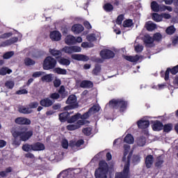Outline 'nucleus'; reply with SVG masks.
Returning <instances> with one entry per match:
<instances>
[{
    "label": "nucleus",
    "mask_w": 178,
    "mask_h": 178,
    "mask_svg": "<svg viewBox=\"0 0 178 178\" xmlns=\"http://www.w3.org/2000/svg\"><path fill=\"white\" fill-rule=\"evenodd\" d=\"M83 134H85L86 136H91V131H92V128L88 127L86 128H84L82 130Z\"/></svg>",
    "instance_id": "a18cd8bd"
},
{
    "label": "nucleus",
    "mask_w": 178,
    "mask_h": 178,
    "mask_svg": "<svg viewBox=\"0 0 178 178\" xmlns=\"http://www.w3.org/2000/svg\"><path fill=\"white\" fill-rule=\"evenodd\" d=\"M56 66V60L55 58L48 56L47 57L43 63L44 70H51Z\"/></svg>",
    "instance_id": "20e7f679"
},
{
    "label": "nucleus",
    "mask_w": 178,
    "mask_h": 178,
    "mask_svg": "<svg viewBox=\"0 0 178 178\" xmlns=\"http://www.w3.org/2000/svg\"><path fill=\"white\" fill-rule=\"evenodd\" d=\"M71 58L74 60H79L82 62H88V60H90V57L83 54H72Z\"/></svg>",
    "instance_id": "9b49d317"
},
{
    "label": "nucleus",
    "mask_w": 178,
    "mask_h": 178,
    "mask_svg": "<svg viewBox=\"0 0 178 178\" xmlns=\"http://www.w3.org/2000/svg\"><path fill=\"white\" fill-rule=\"evenodd\" d=\"M23 151L25 152H30V151H33V145L25 144L22 146Z\"/></svg>",
    "instance_id": "58836bf2"
},
{
    "label": "nucleus",
    "mask_w": 178,
    "mask_h": 178,
    "mask_svg": "<svg viewBox=\"0 0 178 178\" xmlns=\"http://www.w3.org/2000/svg\"><path fill=\"white\" fill-rule=\"evenodd\" d=\"M86 38L88 41H90V42H92L97 40V36L94 33L88 35Z\"/></svg>",
    "instance_id": "8fccbe9b"
},
{
    "label": "nucleus",
    "mask_w": 178,
    "mask_h": 178,
    "mask_svg": "<svg viewBox=\"0 0 178 178\" xmlns=\"http://www.w3.org/2000/svg\"><path fill=\"white\" fill-rule=\"evenodd\" d=\"M65 42L67 45H73L76 44V38L72 35H67L65 39Z\"/></svg>",
    "instance_id": "6ab92c4d"
},
{
    "label": "nucleus",
    "mask_w": 178,
    "mask_h": 178,
    "mask_svg": "<svg viewBox=\"0 0 178 178\" xmlns=\"http://www.w3.org/2000/svg\"><path fill=\"white\" fill-rule=\"evenodd\" d=\"M106 154V151L100 152L95 156L93 159L97 161V160L99 159V158H102V156H104V155H105Z\"/></svg>",
    "instance_id": "6e6d98bb"
},
{
    "label": "nucleus",
    "mask_w": 178,
    "mask_h": 178,
    "mask_svg": "<svg viewBox=\"0 0 178 178\" xmlns=\"http://www.w3.org/2000/svg\"><path fill=\"white\" fill-rule=\"evenodd\" d=\"M56 161H62L63 159V152H60L58 155L54 156V159Z\"/></svg>",
    "instance_id": "e2e57ef3"
},
{
    "label": "nucleus",
    "mask_w": 178,
    "mask_h": 178,
    "mask_svg": "<svg viewBox=\"0 0 178 178\" xmlns=\"http://www.w3.org/2000/svg\"><path fill=\"white\" fill-rule=\"evenodd\" d=\"M115 178H130V161L129 160L124 164L123 171L115 174Z\"/></svg>",
    "instance_id": "39448f33"
},
{
    "label": "nucleus",
    "mask_w": 178,
    "mask_h": 178,
    "mask_svg": "<svg viewBox=\"0 0 178 178\" xmlns=\"http://www.w3.org/2000/svg\"><path fill=\"white\" fill-rule=\"evenodd\" d=\"M124 157H123V161H124L125 159V156L126 155H127V154H129V151H130V145H124Z\"/></svg>",
    "instance_id": "5fc2aeb1"
},
{
    "label": "nucleus",
    "mask_w": 178,
    "mask_h": 178,
    "mask_svg": "<svg viewBox=\"0 0 178 178\" xmlns=\"http://www.w3.org/2000/svg\"><path fill=\"white\" fill-rule=\"evenodd\" d=\"M167 34H169L170 35H172L176 31V29L173 26H170L166 29Z\"/></svg>",
    "instance_id": "de8ad7c7"
},
{
    "label": "nucleus",
    "mask_w": 178,
    "mask_h": 178,
    "mask_svg": "<svg viewBox=\"0 0 178 178\" xmlns=\"http://www.w3.org/2000/svg\"><path fill=\"white\" fill-rule=\"evenodd\" d=\"M72 31H73L74 34H80L81 31H84V26L81 24H75L72 27Z\"/></svg>",
    "instance_id": "a211bd4d"
},
{
    "label": "nucleus",
    "mask_w": 178,
    "mask_h": 178,
    "mask_svg": "<svg viewBox=\"0 0 178 178\" xmlns=\"http://www.w3.org/2000/svg\"><path fill=\"white\" fill-rule=\"evenodd\" d=\"M13 138V145L19 147L22 144V141H27L33 136V131H24L23 129L13 130L11 131Z\"/></svg>",
    "instance_id": "f257e3e1"
},
{
    "label": "nucleus",
    "mask_w": 178,
    "mask_h": 178,
    "mask_svg": "<svg viewBox=\"0 0 178 178\" xmlns=\"http://www.w3.org/2000/svg\"><path fill=\"white\" fill-rule=\"evenodd\" d=\"M151 8L154 12H162V6H159L156 1L152 2Z\"/></svg>",
    "instance_id": "5701e85b"
},
{
    "label": "nucleus",
    "mask_w": 178,
    "mask_h": 178,
    "mask_svg": "<svg viewBox=\"0 0 178 178\" xmlns=\"http://www.w3.org/2000/svg\"><path fill=\"white\" fill-rule=\"evenodd\" d=\"M124 58L129 62L136 63V62H141L143 60V56H124Z\"/></svg>",
    "instance_id": "ddd939ff"
},
{
    "label": "nucleus",
    "mask_w": 178,
    "mask_h": 178,
    "mask_svg": "<svg viewBox=\"0 0 178 178\" xmlns=\"http://www.w3.org/2000/svg\"><path fill=\"white\" fill-rule=\"evenodd\" d=\"M49 37L51 41H60L62 40V33L58 31H53L50 33Z\"/></svg>",
    "instance_id": "f8f14e48"
},
{
    "label": "nucleus",
    "mask_w": 178,
    "mask_h": 178,
    "mask_svg": "<svg viewBox=\"0 0 178 178\" xmlns=\"http://www.w3.org/2000/svg\"><path fill=\"white\" fill-rule=\"evenodd\" d=\"M80 86L82 88H92V82H91L90 81H83L81 83Z\"/></svg>",
    "instance_id": "7c9ffc66"
},
{
    "label": "nucleus",
    "mask_w": 178,
    "mask_h": 178,
    "mask_svg": "<svg viewBox=\"0 0 178 178\" xmlns=\"http://www.w3.org/2000/svg\"><path fill=\"white\" fill-rule=\"evenodd\" d=\"M24 63L26 66H33V65H35V61L31 60L30 58H26L24 60Z\"/></svg>",
    "instance_id": "79ce46f5"
},
{
    "label": "nucleus",
    "mask_w": 178,
    "mask_h": 178,
    "mask_svg": "<svg viewBox=\"0 0 178 178\" xmlns=\"http://www.w3.org/2000/svg\"><path fill=\"white\" fill-rule=\"evenodd\" d=\"M152 19L154 22H162V14L159 15L158 13H153Z\"/></svg>",
    "instance_id": "ea45409f"
},
{
    "label": "nucleus",
    "mask_w": 178,
    "mask_h": 178,
    "mask_svg": "<svg viewBox=\"0 0 178 178\" xmlns=\"http://www.w3.org/2000/svg\"><path fill=\"white\" fill-rule=\"evenodd\" d=\"M83 124H86V121L81 120H78L76 123L75 124H70L67 126V130L73 131V130H76V129H80L81 126Z\"/></svg>",
    "instance_id": "9d476101"
},
{
    "label": "nucleus",
    "mask_w": 178,
    "mask_h": 178,
    "mask_svg": "<svg viewBox=\"0 0 178 178\" xmlns=\"http://www.w3.org/2000/svg\"><path fill=\"white\" fill-rule=\"evenodd\" d=\"M71 50L72 54H74L76 52H81V47L79 46H71Z\"/></svg>",
    "instance_id": "864d4df0"
},
{
    "label": "nucleus",
    "mask_w": 178,
    "mask_h": 178,
    "mask_svg": "<svg viewBox=\"0 0 178 178\" xmlns=\"http://www.w3.org/2000/svg\"><path fill=\"white\" fill-rule=\"evenodd\" d=\"M152 163H154V157L152 155H149L145 159V165L146 167L149 168L152 166Z\"/></svg>",
    "instance_id": "393cba45"
},
{
    "label": "nucleus",
    "mask_w": 178,
    "mask_h": 178,
    "mask_svg": "<svg viewBox=\"0 0 178 178\" xmlns=\"http://www.w3.org/2000/svg\"><path fill=\"white\" fill-rule=\"evenodd\" d=\"M108 163L105 161H102L99 162V168L95 170V176L96 178H108Z\"/></svg>",
    "instance_id": "f03ea898"
},
{
    "label": "nucleus",
    "mask_w": 178,
    "mask_h": 178,
    "mask_svg": "<svg viewBox=\"0 0 178 178\" xmlns=\"http://www.w3.org/2000/svg\"><path fill=\"white\" fill-rule=\"evenodd\" d=\"M152 129L154 131H159L163 129V124L159 121H156L152 126Z\"/></svg>",
    "instance_id": "4be33fe9"
},
{
    "label": "nucleus",
    "mask_w": 178,
    "mask_h": 178,
    "mask_svg": "<svg viewBox=\"0 0 178 178\" xmlns=\"http://www.w3.org/2000/svg\"><path fill=\"white\" fill-rule=\"evenodd\" d=\"M45 72H35L33 74L32 77H34L35 79H37V77H41L43 74H44Z\"/></svg>",
    "instance_id": "680f3d73"
},
{
    "label": "nucleus",
    "mask_w": 178,
    "mask_h": 178,
    "mask_svg": "<svg viewBox=\"0 0 178 178\" xmlns=\"http://www.w3.org/2000/svg\"><path fill=\"white\" fill-rule=\"evenodd\" d=\"M58 92L60 94V95H62L63 98H65V97L67 95V92L65 91V86H60Z\"/></svg>",
    "instance_id": "49530a36"
},
{
    "label": "nucleus",
    "mask_w": 178,
    "mask_h": 178,
    "mask_svg": "<svg viewBox=\"0 0 178 178\" xmlns=\"http://www.w3.org/2000/svg\"><path fill=\"white\" fill-rule=\"evenodd\" d=\"M57 60L58 63H60V65H63V66H69V65H70V60L63 57L58 58Z\"/></svg>",
    "instance_id": "c85d7f7f"
},
{
    "label": "nucleus",
    "mask_w": 178,
    "mask_h": 178,
    "mask_svg": "<svg viewBox=\"0 0 178 178\" xmlns=\"http://www.w3.org/2000/svg\"><path fill=\"white\" fill-rule=\"evenodd\" d=\"M136 143L138 147H144L147 143V139H145V137H138L137 138Z\"/></svg>",
    "instance_id": "bb28decb"
},
{
    "label": "nucleus",
    "mask_w": 178,
    "mask_h": 178,
    "mask_svg": "<svg viewBox=\"0 0 178 178\" xmlns=\"http://www.w3.org/2000/svg\"><path fill=\"white\" fill-rule=\"evenodd\" d=\"M153 38L155 41H161V40H162V35L160 33H156L154 35Z\"/></svg>",
    "instance_id": "13d9d810"
},
{
    "label": "nucleus",
    "mask_w": 178,
    "mask_h": 178,
    "mask_svg": "<svg viewBox=\"0 0 178 178\" xmlns=\"http://www.w3.org/2000/svg\"><path fill=\"white\" fill-rule=\"evenodd\" d=\"M108 106L113 109H118L120 108V112H124V109H126V106H127V102L122 99H113L110 101Z\"/></svg>",
    "instance_id": "7ed1b4c3"
},
{
    "label": "nucleus",
    "mask_w": 178,
    "mask_h": 178,
    "mask_svg": "<svg viewBox=\"0 0 178 178\" xmlns=\"http://www.w3.org/2000/svg\"><path fill=\"white\" fill-rule=\"evenodd\" d=\"M104 9L106 12H112V10H113V6L111 3H106L104 6Z\"/></svg>",
    "instance_id": "c03bdc74"
},
{
    "label": "nucleus",
    "mask_w": 178,
    "mask_h": 178,
    "mask_svg": "<svg viewBox=\"0 0 178 178\" xmlns=\"http://www.w3.org/2000/svg\"><path fill=\"white\" fill-rule=\"evenodd\" d=\"M13 35V33L9 32L6 33H2V32L0 31V38L2 40H6V38H9L10 37H12Z\"/></svg>",
    "instance_id": "a19ab883"
},
{
    "label": "nucleus",
    "mask_w": 178,
    "mask_h": 178,
    "mask_svg": "<svg viewBox=\"0 0 178 178\" xmlns=\"http://www.w3.org/2000/svg\"><path fill=\"white\" fill-rule=\"evenodd\" d=\"M83 144H84V140L81 139L77 140L76 142L71 140L70 142V147H71L72 149H77V148H79V147H81V145H83Z\"/></svg>",
    "instance_id": "2eb2a0df"
},
{
    "label": "nucleus",
    "mask_w": 178,
    "mask_h": 178,
    "mask_svg": "<svg viewBox=\"0 0 178 178\" xmlns=\"http://www.w3.org/2000/svg\"><path fill=\"white\" fill-rule=\"evenodd\" d=\"M124 143L127 144H134V137L131 134H128L124 139Z\"/></svg>",
    "instance_id": "cd10ccee"
},
{
    "label": "nucleus",
    "mask_w": 178,
    "mask_h": 178,
    "mask_svg": "<svg viewBox=\"0 0 178 178\" xmlns=\"http://www.w3.org/2000/svg\"><path fill=\"white\" fill-rule=\"evenodd\" d=\"M80 118H81V114L77 113L68 120V123H75V122H79Z\"/></svg>",
    "instance_id": "473e14b6"
},
{
    "label": "nucleus",
    "mask_w": 178,
    "mask_h": 178,
    "mask_svg": "<svg viewBox=\"0 0 178 178\" xmlns=\"http://www.w3.org/2000/svg\"><path fill=\"white\" fill-rule=\"evenodd\" d=\"M92 114L89 113L88 112L85 113L83 115H81L79 120H83L85 122V124L87 121H86V119H88V118H90V116H91Z\"/></svg>",
    "instance_id": "3c124183"
},
{
    "label": "nucleus",
    "mask_w": 178,
    "mask_h": 178,
    "mask_svg": "<svg viewBox=\"0 0 178 178\" xmlns=\"http://www.w3.org/2000/svg\"><path fill=\"white\" fill-rule=\"evenodd\" d=\"M54 73H57V74H67V71L65 69H62L60 67H56L54 70Z\"/></svg>",
    "instance_id": "4c0bfd02"
},
{
    "label": "nucleus",
    "mask_w": 178,
    "mask_h": 178,
    "mask_svg": "<svg viewBox=\"0 0 178 178\" xmlns=\"http://www.w3.org/2000/svg\"><path fill=\"white\" fill-rule=\"evenodd\" d=\"M12 70H9L8 67H2L0 69V75L5 76L6 74H10Z\"/></svg>",
    "instance_id": "c9c22d12"
},
{
    "label": "nucleus",
    "mask_w": 178,
    "mask_h": 178,
    "mask_svg": "<svg viewBox=\"0 0 178 178\" xmlns=\"http://www.w3.org/2000/svg\"><path fill=\"white\" fill-rule=\"evenodd\" d=\"M61 145L65 149H67L69 147V142L66 139H63L61 141Z\"/></svg>",
    "instance_id": "4d7b16f0"
},
{
    "label": "nucleus",
    "mask_w": 178,
    "mask_h": 178,
    "mask_svg": "<svg viewBox=\"0 0 178 178\" xmlns=\"http://www.w3.org/2000/svg\"><path fill=\"white\" fill-rule=\"evenodd\" d=\"M53 77H54V74H49L42 76L41 80L42 81H46V83H50V81H52Z\"/></svg>",
    "instance_id": "72a5a7b5"
},
{
    "label": "nucleus",
    "mask_w": 178,
    "mask_h": 178,
    "mask_svg": "<svg viewBox=\"0 0 178 178\" xmlns=\"http://www.w3.org/2000/svg\"><path fill=\"white\" fill-rule=\"evenodd\" d=\"M17 36L3 42L1 44H0V47H8L9 45H12V44H15V42H17V41H19V38H22V35L19 33H17Z\"/></svg>",
    "instance_id": "6e6552de"
},
{
    "label": "nucleus",
    "mask_w": 178,
    "mask_h": 178,
    "mask_svg": "<svg viewBox=\"0 0 178 178\" xmlns=\"http://www.w3.org/2000/svg\"><path fill=\"white\" fill-rule=\"evenodd\" d=\"M140 159L141 157H140V155H135L133 157V162L134 163L137 164L138 162H140Z\"/></svg>",
    "instance_id": "69168bd1"
},
{
    "label": "nucleus",
    "mask_w": 178,
    "mask_h": 178,
    "mask_svg": "<svg viewBox=\"0 0 178 178\" xmlns=\"http://www.w3.org/2000/svg\"><path fill=\"white\" fill-rule=\"evenodd\" d=\"M163 127L165 133H169V131H172V129H173V124H165L164 127Z\"/></svg>",
    "instance_id": "37998d69"
},
{
    "label": "nucleus",
    "mask_w": 178,
    "mask_h": 178,
    "mask_svg": "<svg viewBox=\"0 0 178 178\" xmlns=\"http://www.w3.org/2000/svg\"><path fill=\"white\" fill-rule=\"evenodd\" d=\"M152 117L145 116L137 122L138 127L139 129H147L149 127V119H152Z\"/></svg>",
    "instance_id": "0eeeda50"
},
{
    "label": "nucleus",
    "mask_w": 178,
    "mask_h": 178,
    "mask_svg": "<svg viewBox=\"0 0 178 178\" xmlns=\"http://www.w3.org/2000/svg\"><path fill=\"white\" fill-rule=\"evenodd\" d=\"M20 113H24V115H29L33 112V110L30 107L22 106L19 109Z\"/></svg>",
    "instance_id": "c756f323"
},
{
    "label": "nucleus",
    "mask_w": 178,
    "mask_h": 178,
    "mask_svg": "<svg viewBox=\"0 0 178 178\" xmlns=\"http://www.w3.org/2000/svg\"><path fill=\"white\" fill-rule=\"evenodd\" d=\"M162 163H163V160L161 159V157H159L156 163V166L157 168H161V166H162Z\"/></svg>",
    "instance_id": "774afa93"
},
{
    "label": "nucleus",
    "mask_w": 178,
    "mask_h": 178,
    "mask_svg": "<svg viewBox=\"0 0 178 178\" xmlns=\"http://www.w3.org/2000/svg\"><path fill=\"white\" fill-rule=\"evenodd\" d=\"M146 29L148 31H154L156 29V25L155 23L149 21L145 24Z\"/></svg>",
    "instance_id": "a878e982"
},
{
    "label": "nucleus",
    "mask_w": 178,
    "mask_h": 178,
    "mask_svg": "<svg viewBox=\"0 0 178 178\" xmlns=\"http://www.w3.org/2000/svg\"><path fill=\"white\" fill-rule=\"evenodd\" d=\"M45 146L41 143H36L33 144V151H44Z\"/></svg>",
    "instance_id": "412c9836"
},
{
    "label": "nucleus",
    "mask_w": 178,
    "mask_h": 178,
    "mask_svg": "<svg viewBox=\"0 0 178 178\" xmlns=\"http://www.w3.org/2000/svg\"><path fill=\"white\" fill-rule=\"evenodd\" d=\"M52 104H54V102L49 98H46L40 101V105H42V106H45L46 108L51 106Z\"/></svg>",
    "instance_id": "b1692460"
},
{
    "label": "nucleus",
    "mask_w": 178,
    "mask_h": 178,
    "mask_svg": "<svg viewBox=\"0 0 178 178\" xmlns=\"http://www.w3.org/2000/svg\"><path fill=\"white\" fill-rule=\"evenodd\" d=\"M100 56L102 59H111L115 57V53L109 49H103L100 51Z\"/></svg>",
    "instance_id": "1a4fd4ad"
},
{
    "label": "nucleus",
    "mask_w": 178,
    "mask_h": 178,
    "mask_svg": "<svg viewBox=\"0 0 178 178\" xmlns=\"http://www.w3.org/2000/svg\"><path fill=\"white\" fill-rule=\"evenodd\" d=\"M17 124H31V120L29 118H26L24 117H19L15 119V120Z\"/></svg>",
    "instance_id": "4468645a"
},
{
    "label": "nucleus",
    "mask_w": 178,
    "mask_h": 178,
    "mask_svg": "<svg viewBox=\"0 0 178 178\" xmlns=\"http://www.w3.org/2000/svg\"><path fill=\"white\" fill-rule=\"evenodd\" d=\"M70 115V113L69 112H64L63 113H60L59 115V119L60 122H66Z\"/></svg>",
    "instance_id": "f704fd0d"
},
{
    "label": "nucleus",
    "mask_w": 178,
    "mask_h": 178,
    "mask_svg": "<svg viewBox=\"0 0 178 178\" xmlns=\"http://www.w3.org/2000/svg\"><path fill=\"white\" fill-rule=\"evenodd\" d=\"M62 51H63L65 54H72V46H65L64 48H63Z\"/></svg>",
    "instance_id": "bf43d9fd"
},
{
    "label": "nucleus",
    "mask_w": 178,
    "mask_h": 178,
    "mask_svg": "<svg viewBox=\"0 0 178 178\" xmlns=\"http://www.w3.org/2000/svg\"><path fill=\"white\" fill-rule=\"evenodd\" d=\"M49 54L52 55V56H54L57 60L60 58V56H62V52L55 49H49Z\"/></svg>",
    "instance_id": "aec40b11"
},
{
    "label": "nucleus",
    "mask_w": 178,
    "mask_h": 178,
    "mask_svg": "<svg viewBox=\"0 0 178 178\" xmlns=\"http://www.w3.org/2000/svg\"><path fill=\"white\" fill-rule=\"evenodd\" d=\"M99 109H101V107L99 106V105L98 104L94 105L92 107H91L89 109V113L90 115H94V113H97L99 112Z\"/></svg>",
    "instance_id": "2f4dec72"
},
{
    "label": "nucleus",
    "mask_w": 178,
    "mask_h": 178,
    "mask_svg": "<svg viewBox=\"0 0 178 178\" xmlns=\"http://www.w3.org/2000/svg\"><path fill=\"white\" fill-rule=\"evenodd\" d=\"M14 55H15L14 51H8L3 56V59H10V58H12V56Z\"/></svg>",
    "instance_id": "603ef678"
},
{
    "label": "nucleus",
    "mask_w": 178,
    "mask_h": 178,
    "mask_svg": "<svg viewBox=\"0 0 178 178\" xmlns=\"http://www.w3.org/2000/svg\"><path fill=\"white\" fill-rule=\"evenodd\" d=\"M135 51L136 52H142L144 49V47L142 44H135Z\"/></svg>",
    "instance_id": "052dcab7"
},
{
    "label": "nucleus",
    "mask_w": 178,
    "mask_h": 178,
    "mask_svg": "<svg viewBox=\"0 0 178 178\" xmlns=\"http://www.w3.org/2000/svg\"><path fill=\"white\" fill-rule=\"evenodd\" d=\"M92 73L95 76H98L99 74V73H101V66L95 65V67L92 71Z\"/></svg>",
    "instance_id": "09e8293b"
},
{
    "label": "nucleus",
    "mask_w": 178,
    "mask_h": 178,
    "mask_svg": "<svg viewBox=\"0 0 178 178\" xmlns=\"http://www.w3.org/2000/svg\"><path fill=\"white\" fill-rule=\"evenodd\" d=\"M123 19H124V17L123 16V15H119L116 21L117 24H119V25L122 24V22H123Z\"/></svg>",
    "instance_id": "338daca9"
},
{
    "label": "nucleus",
    "mask_w": 178,
    "mask_h": 178,
    "mask_svg": "<svg viewBox=\"0 0 178 178\" xmlns=\"http://www.w3.org/2000/svg\"><path fill=\"white\" fill-rule=\"evenodd\" d=\"M6 87H7L8 88H10V89L13 88V87H15V82H13L12 81H8L6 83Z\"/></svg>",
    "instance_id": "0e129e2a"
},
{
    "label": "nucleus",
    "mask_w": 178,
    "mask_h": 178,
    "mask_svg": "<svg viewBox=\"0 0 178 178\" xmlns=\"http://www.w3.org/2000/svg\"><path fill=\"white\" fill-rule=\"evenodd\" d=\"M169 73L172 74H177L178 73V65L174 67L172 69L168 68L165 73V80H169Z\"/></svg>",
    "instance_id": "dca6fc26"
},
{
    "label": "nucleus",
    "mask_w": 178,
    "mask_h": 178,
    "mask_svg": "<svg viewBox=\"0 0 178 178\" xmlns=\"http://www.w3.org/2000/svg\"><path fill=\"white\" fill-rule=\"evenodd\" d=\"M66 104L70 106H67L64 108L65 111H70V109H74V108H77V97L76 95H72L69 96L66 101Z\"/></svg>",
    "instance_id": "423d86ee"
},
{
    "label": "nucleus",
    "mask_w": 178,
    "mask_h": 178,
    "mask_svg": "<svg viewBox=\"0 0 178 178\" xmlns=\"http://www.w3.org/2000/svg\"><path fill=\"white\" fill-rule=\"evenodd\" d=\"M123 27L124 29H130L133 27V20L131 19H127L123 22Z\"/></svg>",
    "instance_id": "e433bc0d"
},
{
    "label": "nucleus",
    "mask_w": 178,
    "mask_h": 178,
    "mask_svg": "<svg viewBox=\"0 0 178 178\" xmlns=\"http://www.w3.org/2000/svg\"><path fill=\"white\" fill-rule=\"evenodd\" d=\"M144 42L146 47L151 48L154 46V38H152L149 35H145Z\"/></svg>",
    "instance_id": "f3484780"
}]
</instances>
